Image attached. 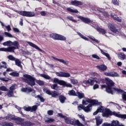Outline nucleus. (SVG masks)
Masks as SVG:
<instances>
[{"instance_id":"nucleus-1","label":"nucleus","mask_w":126,"mask_h":126,"mask_svg":"<svg viewBox=\"0 0 126 126\" xmlns=\"http://www.w3.org/2000/svg\"><path fill=\"white\" fill-rule=\"evenodd\" d=\"M3 46H9L7 48H0V52H7L8 53H14L15 50L18 49L19 43L18 41L12 42L10 40L5 41L2 43Z\"/></svg>"},{"instance_id":"nucleus-2","label":"nucleus","mask_w":126,"mask_h":126,"mask_svg":"<svg viewBox=\"0 0 126 126\" xmlns=\"http://www.w3.org/2000/svg\"><path fill=\"white\" fill-rule=\"evenodd\" d=\"M115 116L117 118H121V119H126V115H121L120 114L117 113L116 112H112L109 109H106L102 113V117L108 118L109 116Z\"/></svg>"},{"instance_id":"nucleus-3","label":"nucleus","mask_w":126,"mask_h":126,"mask_svg":"<svg viewBox=\"0 0 126 126\" xmlns=\"http://www.w3.org/2000/svg\"><path fill=\"white\" fill-rule=\"evenodd\" d=\"M106 83L107 85V87L106 89V92L109 93V94H114V92H113V89L116 91V88H112L114 85H115V83L112 81V80L109 78H105Z\"/></svg>"},{"instance_id":"nucleus-4","label":"nucleus","mask_w":126,"mask_h":126,"mask_svg":"<svg viewBox=\"0 0 126 126\" xmlns=\"http://www.w3.org/2000/svg\"><path fill=\"white\" fill-rule=\"evenodd\" d=\"M24 77H25L24 79V82H26V83H27L31 86H34L35 85V81H36L35 78L29 74L24 75Z\"/></svg>"},{"instance_id":"nucleus-5","label":"nucleus","mask_w":126,"mask_h":126,"mask_svg":"<svg viewBox=\"0 0 126 126\" xmlns=\"http://www.w3.org/2000/svg\"><path fill=\"white\" fill-rule=\"evenodd\" d=\"M88 103H90V105H102V102H99L96 99H84L82 101L83 105H88Z\"/></svg>"},{"instance_id":"nucleus-6","label":"nucleus","mask_w":126,"mask_h":126,"mask_svg":"<svg viewBox=\"0 0 126 126\" xmlns=\"http://www.w3.org/2000/svg\"><path fill=\"white\" fill-rule=\"evenodd\" d=\"M102 80H103L101 79H98L94 78L91 79H89L88 80H84L83 81V84H86V85L91 84V85H93V84H94V82H96V83H100L101 81H102Z\"/></svg>"},{"instance_id":"nucleus-7","label":"nucleus","mask_w":126,"mask_h":126,"mask_svg":"<svg viewBox=\"0 0 126 126\" xmlns=\"http://www.w3.org/2000/svg\"><path fill=\"white\" fill-rule=\"evenodd\" d=\"M20 15H22V16H26V17H34L35 14L33 12L31 11H22L17 12Z\"/></svg>"},{"instance_id":"nucleus-8","label":"nucleus","mask_w":126,"mask_h":126,"mask_svg":"<svg viewBox=\"0 0 126 126\" xmlns=\"http://www.w3.org/2000/svg\"><path fill=\"white\" fill-rule=\"evenodd\" d=\"M50 37L51 38H53L54 40H60L61 41H65V40H66L65 37L56 33L51 34Z\"/></svg>"},{"instance_id":"nucleus-9","label":"nucleus","mask_w":126,"mask_h":126,"mask_svg":"<svg viewBox=\"0 0 126 126\" xmlns=\"http://www.w3.org/2000/svg\"><path fill=\"white\" fill-rule=\"evenodd\" d=\"M55 73L56 75L57 76H59V77H65V78L70 77V74L68 72L60 71V72H56Z\"/></svg>"},{"instance_id":"nucleus-10","label":"nucleus","mask_w":126,"mask_h":126,"mask_svg":"<svg viewBox=\"0 0 126 126\" xmlns=\"http://www.w3.org/2000/svg\"><path fill=\"white\" fill-rule=\"evenodd\" d=\"M21 91L22 92H26L27 93H29L30 92H32V96H33V97H35V98H37V95H36V94H35V93H36V92H35V91L32 90V89H31V88H22L21 89Z\"/></svg>"},{"instance_id":"nucleus-11","label":"nucleus","mask_w":126,"mask_h":126,"mask_svg":"<svg viewBox=\"0 0 126 126\" xmlns=\"http://www.w3.org/2000/svg\"><path fill=\"white\" fill-rule=\"evenodd\" d=\"M108 26L109 29H110L111 31L114 32V33L119 34V33H121V32H122V31H121V30H117L115 26L112 24H109Z\"/></svg>"},{"instance_id":"nucleus-12","label":"nucleus","mask_w":126,"mask_h":126,"mask_svg":"<svg viewBox=\"0 0 126 126\" xmlns=\"http://www.w3.org/2000/svg\"><path fill=\"white\" fill-rule=\"evenodd\" d=\"M104 74L106 76H110L111 77H119L120 76L119 74L116 72H105Z\"/></svg>"},{"instance_id":"nucleus-13","label":"nucleus","mask_w":126,"mask_h":126,"mask_svg":"<svg viewBox=\"0 0 126 126\" xmlns=\"http://www.w3.org/2000/svg\"><path fill=\"white\" fill-rule=\"evenodd\" d=\"M28 43L30 46L31 47H32V48H34V49H36V50H38V51H40V52H42V53H46L45 51H43L42 49H40L38 46L36 45L34 43L30 42H28Z\"/></svg>"},{"instance_id":"nucleus-14","label":"nucleus","mask_w":126,"mask_h":126,"mask_svg":"<svg viewBox=\"0 0 126 126\" xmlns=\"http://www.w3.org/2000/svg\"><path fill=\"white\" fill-rule=\"evenodd\" d=\"M115 91L118 92V93H121L122 94V97L123 100H125L126 101V92H125L124 91L118 89H114Z\"/></svg>"},{"instance_id":"nucleus-15","label":"nucleus","mask_w":126,"mask_h":126,"mask_svg":"<svg viewBox=\"0 0 126 126\" xmlns=\"http://www.w3.org/2000/svg\"><path fill=\"white\" fill-rule=\"evenodd\" d=\"M71 4L75 5V6H79V5H83V2L75 0L71 1Z\"/></svg>"},{"instance_id":"nucleus-16","label":"nucleus","mask_w":126,"mask_h":126,"mask_svg":"<svg viewBox=\"0 0 126 126\" xmlns=\"http://www.w3.org/2000/svg\"><path fill=\"white\" fill-rule=\"evenodd\" d=\"M78 18H79V19H81L83 22H84L85 23H90L91 22V20L89 19V18H85L83 16H78Z\"/></svg>"},{"instance_id":"nucleus-17","label":"nucleus","mask_w":126,"mask_h":126,"mask_svg":"<svg viewBox=\"0 0 126 126\" xmlns=\"http://www.w3.org/2000/svg\"><path fill=\"white\" fill-rule=\"evenodd\" d=\"M92 105L93 104H89L87 107H84L83 110L85 111L86 113H89V112H91Z\"/></svg>"},{"instance_id":"nucleus-18","label":"nucleus","mask_w":126,"mask_h":126,"mask_svg":"<svg viewBox=\"0 0 126 126\" xmlns=\"http://www.w3.org/2000/svg\"><path fill=\"white\" fill-rule=\"evenodd\" d=\"M96 67L98 68V69L101 70V71H105L107 70V66L104 64L97 65L96 66Z\"/></svg>"},{"instance_id":"nucleus-19","label":"nucleus","mask_w":126,"mask_h":126,"mask_svg":"<svg viewBox=\"0 0 126 126\" xmlns=\"http://www.w3.org/2000/svg\"><path fill=\"white\" fill-rule=\"evenodd\" d=\"M96 123L97 126H100L102 123H103V119H101V117H95Z\"/></svg>"},{"instance_id":"nucleus-20","label":"nucleus","mask_w":126,"mask_h":126,"mask_svg":"<svg viewBox=\"0 0 126 126\" xmlns=\"http://www.w3.org/2000/svg\"><path fill=\"white\" fill-rule=\"evenodd\" d=\"M111 16L114 20H116V21H118V22H122V18H119L117 15H114V14H112Z\"/></svg>"},{"instance_id":"nucleus-21","label":"nucleus","mask_w":126,"mask_h":126,"mask_svg":"<svg viewBox=\"0 0 126 126\" xmlns=\"http://www.w3.org/2000/svg\"><path fill=\"white\" fill-rule=\"evenodd\" d=\"M17 120V124L18 125H21L22 126H23V124H24V119L20 118H17L16 119Z\"/></svg>"},{"instance_id":"nucleus-22","label":"nucleus","mask_w":126,"mask_h":126,"mask_svg":"<svg viewBox=\"0 0 126 126\" xmlns=\"http://www.w3.org/2000/svg\"><path fill=\"white\" fill-rule=\"evenodd\" d=\"M6 120H7L8 121H10L11 120H13V121L16 120L15 119V116L14 115H12L10 114L8 115L6 117H5Z\"/></svg>"},{"instance_id":"nucleus-23","label":"nucleus","mask_w":126,"mask_h":126,"mask_svg":"<svg viewBox=\"0 0 126 126\" xmlns=\"http://www.w3.org/2000/svg\"><path fill=\"white\" fill-rule=\"evenodd\" d=\"M120 126V123L119 122V121H118V120L113 121L111 124H110V126Z\"/></svg>"},{"instance_id":"nucleus-24","label":"nucleus","mask_w":126,"mask_h":126,"mask_svg":"<svg viewBox=\"0 0 126 126\" xmlns=\"http://www.w3.org/2000/svg\"><path fill=\"white\" fill-rule=\"evenodd\" d=\"M118 57L122 61H124L126 59V55L124 53H120L118 54Z\"/></svg>"},{"instance_id":"nucleus-25","label":"nucleus","mask_w":126,"mask_h":126,"mask_svg":"<svg viewBox=\"0 0 126 126\" xmlns=\"http://www.w3.org/2000/svg\"><path fill=\"white\" fill-rule=\"evenodd\" d=\"M0 126H12L13 124L10 123H7V122H2L0 123Z\"/></svg>"},{"instance_id":"nucleus-26","label":"nucleus","mask_w":126,"mask_h":126,"mask_svg":"<svg viewBox=\"0 0 126 126\" xmlns=\"http://www.w3.org/2000/svg\"><path fill=\"white\" fill-rule=\"evenodd\" d=\"M66 99V98H65L63 95H60L59 96V100L62 104H63V103H64V102L65 101Z\"/></svg>"},{"instance_id":"nucleus-27","label":"nucleus","mask_w":126,"mask_h":126,"mask_svg":"<svg viewBox=\"0 0 126 126\" xmlns=\"http://www.w3.org/2000/svg\"><path fill=\"white\" fill-rule=\"evenodd\" d=\"M100 51L101 52V54H102V55H104V56L106 57V58H107L108 60H111V57H110V55L109 54L105 52V51H103L102 49H100Z\"/></svg>"},{"instance_id":"nucleus-28","label":"nucleus","mask_w":126,"mask_h":126,"mask_svg":"<svg viewBox=\"0 0 126 126\" xmlns=\"http://www.w3.org/2000/svg\"><path fill=\"white\" fill-rule=\"evenodd\" d=\"M97 31H98V32H100V33H102V34H103V35H105V37H108V36L107 35H106V33H107L106 32V31H105V30L101 29V28H97Z\"/></svg>"},{"instance_id":"nucleus-29","label":"nucleus","mask_w":126,"mask_h":126,"mask_svg":"<svg viewBox=\"0 0 126 126\" xmlns=\"http://www.w3.org/2000/svg\"><path fill=\"white\" fill-rule=\"evenodd\" d=\"M76 96H77L79 99H82V98H84V94L80 92H77Z\"/></svg>"},{"instance_id":"nucleus-30","label":"nucleus","mask_w":126,"mask_h":126,"mask_svg":"<svg viewBox=\"0 0 126 126\" xmlns=\"http://www.w3.org/2000/svg\"><path fill=\"white\" fill-rule=\"evenodd\" d=\"M68 94L69 96H76V93H75V91L73 90L69 91Z\"/></svg>"},{"instance_id":"nucleus-31","label":"nucleus","mask_w":126,"mask_h":126,"mask_svg":"<svg viewBox=\"0 0 126 126\" xmlns=\"http://www.w3.org/2000/svg\"><path fill=\"white\" fill-rule=\"evenodd\" d=\"M59 62H60V63H62L65 65H67V64H68V63H69V62H68V61H65L63 59H59Z\"/></svg>"},{"instance_id":"nucleus-32","label":"nucleus","mask_w":126,"mask_h":126,"mask_svg":"<svg viewBox=\"0 0 126 126\" xmlns=\"http://www.w3.org/2000/svg\"><path fill=\"white\" fill-rule=\"evenodd\" d=\"M15 62L16 65H17V66H19V67H21V66H22V65H21V62H20L19 60L16 59L15 60Z\"/></svg>"},{"instance_id":"nucleus-33","label":"nucleus","mask_w":126,"mask_h":126,"mask_svg":"<svg viewBox=\"0 0 126 126\" xmlns=\"http://www.w3.org/2000/svg\"><path fill=\"white\" fill-rule=\"evenodd\" d=\"M34 126V124L29 122H24L23 126Z\"/></svg>"},{"instance_id":"nucleus-34","label":"nucleus","mask_w":126,"mask_h":126,"mask_svg":"<svg viewBox=\"0 0 126 126\" xmlns=\"http://www.w3.org/2000/svg\"><path fill=\"white\" fill-rule=\"evenodd\" d=\"M4 34L5 36L8 37V38H13V36H12V35L9 32H4Z\"/></svg>"},{"instance_id":"nucleus-35","label":"nucleus","mask_w":126,"mask_h":126,"mask_svg":"<svg viewBox=\"0 0 126 126\" xmlns=\"http://www.w3.org/2000/svg\"><path fill=\"white\" fill-rule=\"evenodd\" d=\"M78 35L82 38V39H83L84 40H85L86 41H88V38L86 37H85L84 35H83L82 34H81L80 32H77Z\"/></svg>"},{"instance_id":"nucleus-36","label":"nucleus","mask_w":126,"mask_h":126,"mask_svg":"<svg viewBox=\"0 0 126 126\" xmlns=\"http://www.w3.org/2000/svg\"><path fill=\"white\" fill-rule=\"evenodd\" d=\"M78 117H79L80 119H81L82 121L84 122V125H86V122H85V117H84V115L78 114Z\"/></svg>"},{"instance_id":"nucleus-37","label":"nucleus","mask_w":126,"mask_h":126,"mask_svg":"<svg viewBox=\"0 0 126 126\" xmlns=\"http://www.w3.org/2000/svg\"><path fill=\"white\" fill-rule=\"evenodd\" d=\"M67 10L70 11V12H73L74 13H77V12H78V10L76 9H72L70 8H67Z\"/></svg>"},{"instance_id":"nucleus-38","label":"nucleus","mask_w":126,"mask_h":126,"mask_svg":"<svg viewBox=\"0 0 126 126\" xmlns=\"http://www.w3.org/2000/svg\"><path fill=\"white\" fill-rule=\"evenodd\" d=\"M67 19H68L69 20L72 21V22H74V23H76L77 22V21L73 19V17L72 16L67 17Z\"/></svg>"},{"instance_id":"nucleus-39","label":"nucleus","mask_w":126,"mask_h":126,"mask_svg":"<svg viewBox=\"0 0 126 126\" xmlns=\"http://www.w3.org/2000/svg\"><path fill=\"white\" fill-rule=\"evenodd\" d=\"M8 93H7V96L8 97H13V91H8Z\"/></svg>"},{"instance_id":"nucleus-40","label":"nucleus","mask_w":126,"mask_h":126,"mask_svg":"<svg viewBox=\"0 0 126 126\" xmlns=\"http://www.w3.org/2000/svg\"><path fill=\"white\" fill-rule=\"evenodd\" d=\"M0 90H1V91L6 92V91H8V89H7L4 86H2L0 87Z\"/></svg>"},{"instance_id":"nucleus-41","label":"nucleus","mask_w":126,"mask_h":126,"mask_svg":"<svg viewBox=\"0 0 126 126\" xmlns=\"http://www.w3.org/2000/svg\"><path fill=\"white\" fill-rule=\"evenodd\" d=\"M58 93L56 91H53L51 93V95L54 98H56L58 96Z\"/></svg>"},{"instance_id":"nucleus-42","label":"nucleus","mask_w":126,"mask_h":126,"mask_svg":"<svg viewBox=\"0 0 126 126\" xmlns=\"http://www.w3.org/2000/svg\"><path fill=\"white\" fill-rule=\"evenodd\" d=\"M60 85H63V86H65L66 85V82L63 80H60L59 81V84Z\"/></svg>"},{"instance_id":"nucleus-43","label":"nucleus","mask_w":126,"mask_h":126,"mask_svg":"<svg viewBox=\"0 0 126 126\" xmlns=\"http://www.w3.org/2000/svg\"><path fill=\"white\" fill-rule=\"evenodd\" d=\"M53 122H55V120L53 118H47L45 120V123H53Z\"/></svg>"},{"instance_id":"nucleus-44","label":"nucleus","mask_w":126,"mask_h":126,"mask_svg":"<svg viewBox=\"0 0 126 126\" xmlns=\"http://www.w3.org/2000/svg\"><path fill=\"white\" fill-rule=\"evenodd\" d=\"M0 80H1V81H3V82H8L9 79L8 78L1 77L0 78Z\"/></svg>"},{"instance_id":"nucleus-45","label":"nucleus","mask_w":126,"mask_h":126,"mask_svg":"<svg viewBox=\"0 0 126 126\" xmlns=\"http://www.w3.org/2000/svg\"><path fill=\"white\" fill-rule=\"evenodd\" d=\"M70 82L72 84H77L78 83V81L75 79H71L70 80Z\"/></svg>"},{"instance_id":"nucleus-46","label":"nucleus","mask_w":126,"mask_h":126,"mask_svg":"<svg viewBox=\"0 0 126 126\" xmlns=\"http://www.w3.org/2000/svg\"><path fill=\"white\" fill-rule=\"evenodd\" d=\"M52 89H54V90H59V87L57 84H54L51 86Z\"/></svg>"},{"instance_id":"nucleus-47","label":"nucleus","mask_w":126,"mask_h":126,"mask_svg":"<svg viewBox=\"0 0 126 126\" xmlns=\"http://www.w3.org/2000/svg\"><path fill=\"white\" fill-rule=\"evenodd\" d=\"M16 88V84H13L9 88L10 91H14V90Z\"/></svg>"},{"instance_id":"nucleus-48","label":"nucleus","mask_w":126,"mask_h":126,"mask_svg":"<svg viewBox=\"0 0 126 126\" xmlns=\"http://www.w3.org/2000/svg\"><path fill=\"white\" fill-rule=\"evenodd\" d=\"M35 82L38 84V85H40V86H42V85H44V82L41 80H36Z\"/></svg>"},{"instance_id":"nucleus-49","label":"nucleus","mask_w":126,"mask_h":126,"mask_svg":"<svg viewBox=\"0 0 126 126\" xmlns=\"http://www.w3.org/2000/svg\"><path fill=\"white\" fill-rule=\"evenodd\" d=\"M7 58L10 61H15L16 60L12 55H9Z\"/></svg>"},{"instance_id":"nucleus-50","label":"nucleus","mask_w":126,"mask_h":126,"mask_svg":"<svg viewBox=\"0 0 126 126\" xmlns=\"http://www.w3.org/2000/svg\"><path fill=\"white\" fill-rule=\"evenodd\" d=\"M97 111H98L99 113H103L104 111V107H103V106H100L97 108Z\"/></svg>"},{"instance_id":"nucleus-51","label":"nucleus","mask_w":126,"mask_h":126,"mask_svg":"<svg viewBox=\"0 0 126 126\" xmlns=\"http://www.w3.org/2000/svg\"><path fill=\"white\" fill-rule=\"evenodd\" d=\"M41 76H42V77H43V78H45V79H51V77L46 74H41Z\"/></svg>"},{"instance_id":"nucleus-52","label":"nucleus","mask_w":126,"mask_h":126,"mask_svg":"<svg viewBox=\"0 0 126 126\" xmlns=\"http://www.w3.org/2000/svg\"><path fill=\"white\" fill-rule=\"evenodd\" d=\"M9 75H11L12 76H18V75H19V74L18 73L13 72L10 73Z\"/></svg>"},{"instance_id":"nucleus-53","label":"nucleus","mask_w":126,"mask_h":126,"mask_svg":"<svg viewBox=\"0 0 126 126\" xmlns=\"http://www.w3.org/2000/svg\"><path fill=\"white\" fill-rule=\"evenodd\" d=\"M89 38H90V39H91V40H92L93 41L96 42V43H99V40L95 39V38H94V37H93V36H89Z\"/></svg>"},{"instance_id":"nucleus-54","label":"nucleus","mask_w":126,"mask_h":126,"mask_svg":"<svg viewBox=\"0 0 126 126\" xmlns=\"http://www.w3.org/2000/svg\"><path fill=\"white\" fill-rule=\"evenodd\" d=\"M25 111H26L27 112H29L30 111H31V107L30 106H29V107H26L25 106L24 108Z\"/></svg>"},{"instance_id":"nucleus-55","label":"nucleus","mask_w":126,"mask_h":126,"mask_svg":"<svg viewBox=\"0 0 126 126\" xmlns=\"http://www.w3.org/2000/svg\"><path fill=\"white\" fill-rule=\"evenodd\" d=\"M37 105H34L31 107V111L32 112H35L37 110Z\"/></svg>"},{"instance_id":"nucleus-56","label":"nucleus","mask_w":126,"mask_h":126,"mask_svg":"<svg viewBox=\"0 0 126 126\" xmlns=\"http://www.w3.org/2000/svg\"><path fill=\"white\" fill-rule=\"evenodd\" d=\"M60 80L58 78H55L53 80V82L54 83H58V84L60 83Z\"/></svg>"},{"instance_id":"nucleus-57","label":"nucleus","mask_w":126,"mask_h":126,"mask_svg":"<svg viewBox=\"0 0 126 126\" xmlns=\"http://www.w3.org/2000/svg\"><path fill=\"white\" fill-rule=\"evenodd\" d=\"M5 27L8 32H9V31H11V28L10 27V26L9 25L7 26H5Z\"/></svg>"},{"instance_id":"nucleus-58","label":"nucleus","mask_w":126,"mask_h":126,"mask_svg":"<svg viewBox=\"0 0 126 126\" xmlns=\"http://www.w3.org/2000/svg\"><path fill=\"white\" fill-rule=\"evenodd\" d=\"M112 3L115 5L119 4V0H112Z\"/></svg>"},{"instance_id":"nucleus-59","label":"nucleus","mask_w":126,"mask_h":126,"mask_svg":"<svg viewBox=\"0 0 126 126\" xmlns=\"http://www.w3.org/2000/svg\"><path fill=\"white\" fill-rule=\"evenodd\" d=\"M47 114L49 115V116H52V115L54 114V111L52 110H49L47 112Z\"/></svg>"},{"instance_id":"nucleus-60","label":"nucleus","mask_w":126,"mask_h":126,"mask_svg":"<svg viewBox=\"0 0 126 126\" xmlns=\"http://www.w3.org/2000/svg\"><path fill=\"white\" fill-rule=\"evenodd\" d=\"M37 98H38V99H40L41 102H44V101H45L44 98L42 97L41 96H40V95H37Z\"/></svg>"},{"instance_id":"nucleus-61","label":"nucleus","mask_w":126,"mask_h":126,"mask_svg":"<svg viewBox=\"0 0 126 126\" xmlns=\"http://www.w3.org/2000/svg\"><path fill=\"white\" fill-rule=\"evenodd\" d=\"M92 57L94 58V59H96V60L100 59V58L99 57V56H98V55H97L96 54H93L92 55Z\"/></svg>"},{"instance_id":"nucleus-62","label":"nucleus","mask_w":126,"mask_h":126,"mask_svg":"<svg viewBox=\"0 0 126 126\" xmlns=\"http://www.w3.org/2000/svg\"><path fill=\"white\" fill-rule=\"evenodd\" d=\"M2 64H4V65L2 66V67H3L4 68H7V65L6 64V63L5 62H2Z\"/></svg>"},{"instance_id":"nucleus-63","label":"nucleus","mask_w":126,"mask_h":126,"mask_svg":"<svg viewBox=\"0 0 126 126\" xmlns=\"http://www.w3.org/2000/svg\"><path fill=\"white\" fill-rule=\"evenodd\" d=\"M45 91L46 94H48V95H51L52 94V92L50 91V90H45Z\"/></svg>"},{"instance_id":"nucleus-64","label":"nucleus","mask_w":126,"mask_h":126,"mask_svg":"<svg viewBox=\"0 0 126 126\" xmlns=\"http://www.w3.org/2000/svg\"><path fill=\"white\" fill-rule=\"evenodd\" d=\"M102 126H111V124L108 123H104Z\"/></svg>"}]
</instances>
